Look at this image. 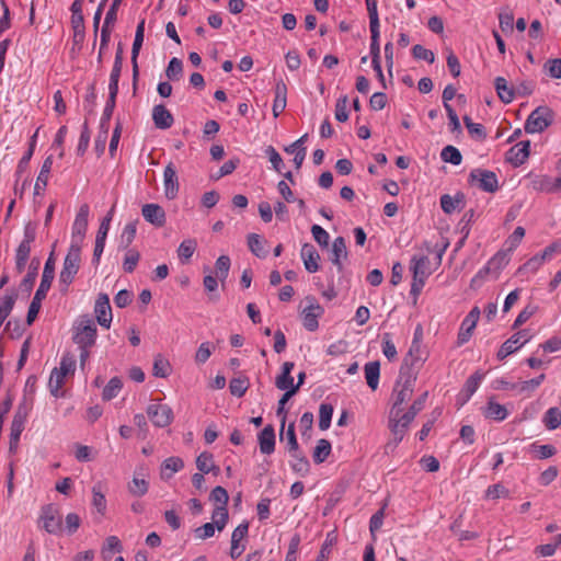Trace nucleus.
I'll list each match as a JSON object with an SVG mask.
<instances>
[{
    "label": "nucleus",
    "mask_w": 561,
    "mask_h": 561,
    "mask_svg": "<svg viewBox=\"0 0 561 561\" xmlns=\"http://www.w3.org/2000/svg\"><path fill=\"white\" fill-rule=\"evenodd\" d=\"M552 111L549 107L539 106L526 119L525 130L529 134L541 133L552 124Z\"/></svg>",
    "instance_id": "9"
},
{
    "label": "nucleus",
    "mask_w": 561,
    "mask_h": 561,
    "mask_svg": "<svg viewBox=\"0 0 561 561\" xmlns=\"http://www.w3.org/2000/svg\"><path fill=\"white\" fill-rule=\"evenodd\" d=\"M89 213L90 208L88 204H83L80 206L76 215L75 221L72 224L70 245H77V248L79 249L82 248V243L88 229Z\"/></svg>",
    "instance_id": "11"
},
{
    "label": "nucleus",
    "mask_w": 561,
    "mask_h": 561,
    "mask_svg": "<svg viewBox=\"0 0 561 561\" xmlns=\"http://www.w3.org/2000/svg\"><path fill=\"white\" fill-rule=\"evenodd\" d=\"M38 526L51 535H59L61 533V516L58 508L54 504H47L41 508Z\"/></svg>",
    "instance_id": "7"
},
{
    "label": "nucleus",
    "mask_w": 561,
    "mask_h": 561,
    "mask_svg": "<svg viewBox=\"0 0 561 561\" xmlns=\"http://www.w3.org/2000/svg\"><path fill=\"white\" fill-rule=\"evenodd\" d=\"M284 428L282 427V431ZM282 440L286 442V448L288 453L297 451L299 449V445L297 442L296 433H295V424L290 423L286 430V433H280Z\"/></svg>",
    "instance_id": "52"
},
{
    "label": "nucleus",
    "mask_w": 561,
    "mask_h": 561,
    "mask_svg": "<svg viewBox=\"0 0 561 561\" xmlns=\"http://www.w3.org/2000/svg\"><path fill=\"white\" fill-rule=\"evenodd\" d=\"M529 151L530 141H519L508 150L507 160L515 167L522 165L529 157Z\"/></svg>",
    "instance_id": "21"
},
{
    "label": "nucleus",
    "mask_w": 561,
    "mask_h": 561,
    "mask_svg": "<svg viewBox=\"0 0 561 561\" xmlns=\"http://www.w3.org/2000/svg\"><path fill=\"white\" fill-rule=\"evenodd\" d=\"M96 325L89 316H82L76 323L73 342L79 347H91L95 343Z\"/></svg>",
    "instance_id": "5"
},
{
    "label": "nucleus",
    "mask_w": 561,
    "mask_h": 561,
    "mask_svg": "<svg viewBox=\"0 0 561 561\" xmlns=\"http://www.w3.org/2000/svg\"><path fill=\"white\" fill-rule=\"evenodd\" d=\"M495 89L499 98L504 103H511L514 100V90L513 88L508 87L507 81L503 77H497L495 79Z\"/></svg>",
    "instance_id": "39"
},
{
    "label": "nucleus",
    "mask_w": 561,
    "mask_h": 561,
    "mask_svg": "<svg viewBox=\"0 0 561 561\" xmlns=\"http://www.w3.org/2000/svg\"><path fill=\"white\" fill-rule=\"evenodd\" d=\"M144 35H145V20H141L136 27L135 38H134L133 48H131V58L130 59H131V66H133L134 87L136 85L138 75H139L137 59H138V55H139V51L141 49V46L144 43Z\"/></svg>",
    "instance_id": "19"
},
{
    "label": "nucleus",
    "mask_w": 561,
    "mask_h": 561,
    "mask_svg": "<svg viewBox=\"0 0 561 561\" xmlns=\"http://www.w3.org/2000/svg\"><path fill=\"white\" fill-rule=\"evenodd\" d=\"M249 524L247 522L238 525L231 534V547H230V557L232 559H238L243 551L245 550V545L241 543L248 536Z\"/></svg>",
    "instance_id": "18"
},
{
    "label": "nucleus",
    "mask_w": 561,
    "mask_h": 561,
    "mask_svg": "<svg viewBox=\"0 0 561 561\" xmlns=\"http://www.w3.org/2000/svg\"><path fill=\"white\" fill-rule=\"evenodd\" d=\"M260 451L264 455H271L275 450V432L272 425L265 426L257 436Z\"/></svg>",
    "instance_id": "25"
},
{
    "label": "nucleus",
    "mask_w": 561,
    "mask_h": 561,
    "mask_svg": "<svg viewBox=\"0 0 561 561\" xmlns=\"http://www.w3.org/2000/svg\"><path fill=\"white\" fill-rule=\"evenodd\" d=\"M291 460H290V468L299 473L300 476L305 477L310 469V463L308 459L302 455V453L298 449L297 451L289 453Z\"/></svg>",
    "instance_id": "33"
},
{
    "label": "nucleus",
    "mask_w": 561,
    "mask_h": 561,
    "mask_svg": "<svg viewBox=\"0 0 561 561\" xmlns=\"http://www.w3.org/2000/svg\"><path fill=\"white\" fill-rule=\"evenodd\" d=\"M484 378V374L480 371H476L472 374L465 382V386L461 391V396H463V401L469 400L473 393L478 390L480 387L481 381Z\"/></svg>",
    "instance_id": "34"
},
{
    "label": "nucleus",
    "mask_w": 561,
    "mask_h": 561,
    "mask_svg": "<svg viewBox=\"0 0 561 561\" xmlns=\"http://www.w3.org/2000/svg\"><path fill=\"white\" fill-rule=\"evenodd\" d=\"M81 263V249L70 245L65 256L62 268L59 274V286L62 293H67L79 272Z\"/></svg>",
    "instance_id": "3"
},
{
    "label": "nucleus",
    "mask_w": 561,
    "mask_h": 561,
    "mask_svg": "<svg viewBox=\"0 0 561 561\" xmlns=\"http://www.w3.org/2000/svg\"><path fill=\"white\" fill-rule=\"evenodd\" d=\"M147 415L156 427H167L173 421V411L168 404L152 401L146 409Z\"/></svg>",
    "instance_id": "12"
},
{
    "label": "nucleus",
    "mask_w": 561,
    "mask_h": 561,
    "mask_svg": "<svg viewBox=\"0 0 561 561\" xmlns=\"http://www.w3.org/2000/svg\"><path fill=\"white\" fill-rule=\"evenodd\" d=\"M153 376L158 378H167L171 373V365L168 359L161 355L156 356L152 367Z\"/></svg>",
    "instance_id": "49"
},
{
    "label": "nucleus",
    "mask_w": 561,
    "mask_h": 561,
    "mask_svg": "<svg viewBox=\"0 0 561 561\" xmlns=\"http://www.w3.org/2000/svg\"><path fill=\"white\" fill-rule=\"evenodd\" d=\"M469 182L488 193H494L499 188L496 174L484 169H473L469 174Z\"/></svg>",
    "instance_id": "13"
},
{
    "label": "nucleus",
    "mask_w": 561,
    "mask_h": 561,
    "mask_svg": "<svg viewBox=\"0 0 561 561\" xmlns=\"http://www.w3.org/2000/svg\"><path fill=\"white\" fill-rule=\"evenodd\" d=\"M163 190L164 196L169 201H173L180 190L179 178L176 169L173 163H169L163 171Z\"/></svg>",
    "instance_id": "17"
},
{
    "label": "nucleus",
    "mask_w": 561,
    "mask_h": 561,
    "mask_svg": "<svg viewBox=\"0 0 561 561\" xmlns=\"http://www.w3.org/2000/svg\"><path fill=\"white\" fill-rule=\"evenodd\" d=\"M370 31V55H371V61H375L377 64L378 60H380V44H379V36H380V25H373L369 26Z\"/></svg>",
    "instance_id": "40"
},
{
    "label": "nucleus",
    "mask_w": 561,
    "mask_h": 561,
    "mask_svg": "<svg viewBox=\"0 0 561 561\" xmlns=\"http://www.w3.org/2000/svg\"><path fill=\"white\" fill-rule=\"evenodd\" d=\"M460 202V198L453 197L448 194L440 196V207L445 214H453L458 208Z\"/></svg>",
    "instance_id": "62"
},
{
    "label": "nucleus",
    "mask_w": 561,
    "mask_h": 561,
    "mask_svg": "<svg viewBox=\"0 0 561 561\" xmlns=\"http://www.w3.org/2000/svg\"><path fill=\"white\" fill-rule=\"evenodd\" d=\"M122 388H123V382H122L121 378H118V377L111 378L103 389L102 399L104 401H110V400L116 398L118 396L119 391L122 390Z\"/></svg>",
    "instance_id": "44"
},
{
    "label": "nucleus",
    "mask_w": 561,
    "mask_h": 561,
    "mask_svg": "<svg viewBox=\"0 0 561 561\" xmlns=\"http://www.w3.org/2000/svg\"><path fill=\"white\" fill-rule=\"evenodd\" d=\"M249 388V379L244 376L236 377L230 380L229 389L232 396L241 398Z\"/></svg>",
    "instance_id": "48"
},
{
    "label": "nucleus",
    "mask_w": 561,
    "mask_h": 561,
    "mask_svg": "<svg viewBox=\"0 0 561 561\" xmlns=\"http://www.w3.org/2000/svg\"><path fill=\"white\" fill-rule=\"evenodd\" d=\"M543 424L548 430H556L561 425V411L558 408H549L543 415Z\"/></svg>",
    "instance_id": "47"
},
{
    "label": "nucleus",
    "mask_w": 561,
    "mask_h": 561,
    "mask_svg": "<svg viewBox=\"0 0 561 561\" xmlns=\"http://www.w3.org/2000/svg\"><path fill=\"white\" fill-rule=\"evenodd\" d=\"M77 360L73 355L67 353L61 356L59 367H55L65 377L73 375L76 370Z\"/></svg>",
    "instance_id": "51"
},
{
    "label": "nucleus",
    "mask_w": 561,
    "mask_h": 561,
    "mask_svg": "<svg viewBox=\"0 0 561 561\" xmlns=\"http://www.w3.org/2000/svg\"><path fill=\"white\" fill-rule=\"evenodd\" d=\"M508 262L510 257L505 252H496L471 278L470 286L472 288L480 287L486 280L488 276L496 279Z\"/></svg>",
    "instance_id": "2"
},
{
    "label": "nucleus",
    "mask_w": 561,
    "mask_h": 561,
    "mask_svg": "<svg viewBox=\"0 0 561 561\" xmlns=\"http://www.w3.org/2000/svg\"><path fill=\"white\" fill-rule=\"evenodd\" d=\"M230 270V259L227 255H220L216 261V276L219 280L225 282Z\"/></svg>",
    "instance_id": "56"
},
{
    "label": "nucleus",
    "mask_w": 561,
    "mask_h": 561,
    "mask_svg": "<svg viewBox=\"0 0 561 561\" xmlns=\"http://www.w3.org/2000/svg\"><path fill=\"white\" fill-rule=\"evenodd\" d=\"M480 318V309L478 307H473L469 313L465 317L460 324V329L457 336V344L463 345L467 343L473 333V330L477 327V323Z\"/></svg>",
    "instance_id": "14"
},
{
    "label": "nucleus",
    "mask_w": 561,
    "mask_h": 561,
    "mask_svg": "<svg viewBox=\"0 0 561 561\" xmlns=\"http://www.w3.org/2000/svg\"><path fill=\"white\" fill-rule=\"evenodd\" d=\"M287 105V87L283 80H278L275 84V99L273 102V115L278 117Z\"/></svg>",
    "instance_id": "27"
},
{
    "label": "nucleus",
    "mask_w": 561,
    "mask_h": 561,
    "mask_svg": "<svg viewBox=\"0 0 561 561\" xmlns=\"http://www.w3.org/2000/svg\"><path fill=\"white\" fill-rule=\"evenodd\" d=\"M311 233L313 236V239L320 247L327 248L329 245L330 234L321 226L313 225L311 227Z\"/></svg>",
    "instance_id": "64"
},
{
    "label": "nucleus",
    "mask_w": 561,
    "mask_h": 561,
    "mask_svg": "<svg viewBox=\"0 0 561 561\" xmlns=\"http://www.w3.org/2000/svg\"><path fill=\"white\" fill-rule=\"evenodd\" d=\"M523 337L524 334L522 332H517L513 334L508 340H506L497 351V359L503 360L511 354L518 351L527 342V340H523Z\"/></svg>",
    "instance_id": "20"
},
{
    "label": "nucleus",
    "mask_w": 561,
    "mask_h": 561,
    "mask_svg": "<svg viewBox=\"0 0 561 561\" xmlns=\"http://www.w3.org/2000/svg\"><path fill=\"white\" fill-rule=\"evenodd\" d=\"M137 227L135 222L127 224L119 237V247L123 249H127L134 241L136 237Z\"/></svg>",
    "instance_id": "54"
},
{
    "label": "nucleus",
    "mask_w": 561,
    "mask_h": 561,
    "mask_svg": "<svg viewBox=\"0 0 561 561\" xmlns=\"http://www.w3.org/2000/svg\"><path fill=\"white\" fill-rule=\"evenodd\" d=\"M214 351V346L209 342H203L195 354V362L197 364H204L206 363L209 357L211 356Z\"/></svg>",
    "instance_id": "63"
},
{
    "label": "nucleus",
    "mask_w": 561,
    "mask_h": 561,
    "mask_svg": "<svg viewBox=\"0 0 561 561\" xmlns=\"http://www.w3.org/2000/svg\"><path fill=\"white\" fill-rule=\"evenodd\" d=\"M300 256L309 273H316L319 270L320 254L311 243L302 244Z\"/></svg>",
    "instance_id": "22"
},
{
    "label": "nucleus",
    "mask_w": 561,
    "mask_h": 561,
    "mask_svg": "<svg viewBox=\"0 0 561 561\" xmlns=\"http://www.w3.org/2000/svg\"><path fill=\"white\" fill-rule=\"evenodd\" d=\"M197 243L194 239L183 240L178 248V255L182 263H186L193 256Z\"/></svg>",
    "instance_id": "43"
},
{
    "label": "nucleus",
    "mask_w": 561,
    "mask_h": 561,
    "mask_svg": "<svg viewBox=\"0 0 561 561\" xmlns=\"http://www.w3.org/2000/svg\"><path fill=\"white\" fill-rule=\"evenodd\" d=\"M265 240L257 233H250L248 236V247L250 251L257 257L264 259L267 255L265 250Z\"/></svg>",
    "instance_id": "35"
},
{
    "label": "nucleus",
    "mask_w": 561,
    "mask_h": 561,
    "mask_svg": "<svg viewBox=\"0 0 561 561\" xmlns=\"http://www.w3.org/2000/svg\"><path fill=\"white\" fill-rule=\"evenodd\" d=\"M141 215L144 219L150 225L161 228L167 222V214L162 206L156 203H148L142 205Z\"/></svg>",
    "instance_id": "15"
},
{
    "label": "nucleus",
    "mask_w": 561,
    "mask_h": 561,
    "mask_svg": "<svg viewBox=\"0 0 561 561\" xmlns=\"http://www.w3.org/2000/svg\"><path fill=\"white\" fill-rule=\"evenodd\" d=\"M332 450L331 443L328 439H319L313 450V461L316 463H322L330 456Z\"/></svg>",
    "instance_id": "41"
},
{
    "label": "nucleus",
    "mask_w": 561,
    "mask_h": 561,
    "mask_svg": "<svg viewBox=\"0 0 561 561\" xmlns=\"http://www.w3.org/2000/svg\"><path fill=\"white\" fill-rule=\"evenodd\" d=\"M525 178L528 180V186L535 192L546 194L561 192V176L553 178L529 172Z\"/></svg>",
    "instance_id": "6"
},
{
    "label": "nucleus",
    "mask_w": 561,
    "mask_h": 561,
    "mask_svg": "<svg viewBox=\"0 0 561 561\" xmlns=\"http://www.w3.org/2000/svg\"><path fill=\"white\" fill-rule=\"evenodd\" d=\"M347 257L346 242L343 237L333 240L331 248V262L336 266L339 272L343 271L342 260Z\"/></svg>",
    "instance_id": "26"
},
{
    "label": "nucleus",
    "mask_w": 561,
    "mask_h": 561,
    "mask_svg": "<svg viewBox=\"0 0 561 561\" xmlns=\"http://www.w3.org/2000/svg\"><path fill=\"white\" fill-rule=\"evenodd\" d=\"M31 409H32V403L27 402V400L24 399L19 404L12 421L25 425V422L27 420V416H28V413H30Z\"/></svg>",
    "instance_id": "61"
},
{
    "label": "nucleus",
    "mask_w": 561,
    "mask_h": 561,
    "mask_svg": "<svg viewBox=\"0 0 561 561\" xmlns=\"http://www.w3.org/2000/svg\"><path fill=\"white\" fill-rule=\"evenodd\" d=\"M53 157L48 156L43 161V164L41 167V171L36 178V182L34 185V195H42L43 192L46 190V186L48 184L50 171L53 168Z\"/></svg>",
    "instance_id": "23"
},
{
    "label": "nucleus",
    "mask_w": 561,
    "mask_h": 561,
    "mask_svg": "<svg viewBox=\"0 0 561 561\" xmlns=\"http://www.w3.org/2000/svg\"><path fill=\"white\" fill-rule=\"evenodd\" d=\"M183 71L182 60L173 57L167 67L165 75L169 80H179Z\"/></svg>",
    "instance_id": "58"
},
{
    "label": "nucleus",
    "mask_w": 561,
    "mask_h": 561,
    "mask_svg": "<svg viewBox=\"0 0 561 561\" xmlns=\"http://www.w3.org/2000/svg\"><path fill=\"white\" fill-rule=\"evenodd\" d=\"M295 364L293 362H285L282 366V373L276 377L275 385L279 390L287 391L295 387L294 378L291 377V370Z\"/></svg>",
    "instance_id": "28"
},
{
    "label": "nucleus",
    "mask_w": 561,
    "mask_h": 561,
    "mask_svg": "<svg viewBox=\"0 0 561 561\" xmlns=\"http://www.w3.org/2000/svg\"><path fill=\"white\" fill-rule=\"evenodd\" d=\"M440 158L444 162H448L454 165H459L462 160L460 151L456 147L450 145L443 148L440 152Z\"/></svg>",
    "instance_id": "53"
},
{
    "label": "nucleus",
    "mask_w": 561,
    "mask_h": 561,
    "mask_svg": "<svg viewBox=\"0 0 561 561\" xmlns=\"http://www.w3.org/2000/svg\"><path fill=\"white\" fill-rule=\"evenodd\" d=\"M333 407L329 403H321L319 408V428L325 431L331 425Z\"/></svg>",
    "instance_id": "50"
},
{
    "label": "nucleus",
    "mask_w": 561,
    "mask_h": 561,
    "mask_svg": "<svg viewBox=\"0 0 561 561\" xmlns=\"http://www.w3.org/2000/svg\"><path fill=\"white\" fill-rule=\"evenodd\" d=\"M24 424L13 422L11 423L10 428V451L14 453L19 446L20 437L22 432L24 431Z\"/></svg>",
    "instance_id": "59"
},
{
    "label": "nucleus",
    "mask_w": 561,
    "mask_h": 561,
    "mask_svg": "<svg viewBox=\"0 0 561 561\" xmlns=\"http://www.w3.org/2000/svg\"><path fill=\"white\" fill-rule=\"evenodd\" d=\"M411 271L417 277H428L432 274L428 257L425 255L413 256L411 260Z\"/></svg>",
    "instance_id": "32"
},
{
    "label": "nucleus",
    "mask_w": 561,
    "mask_h": 561,
    "mask_svg": "<svg viewBox=\"0 0 561 561\" xmlns=\"http://www.w3.org/2000/svg\"><path fill=\"white\" fill-rule=\"evenodd\" d=\"M149 489V483L145 478L134 476L133 480L128 483V491L134 496H144Z\"/></svg>",
    "instance_id": "45"
},
{
    "label": "nucleus",
    "mask_w": 561,
    "mask_h": 561,
    "mask_svg": "<svg viewBox=\"0 0 561 561\" xmlns=\"http://www.w3.org/2000/svg\"><path fill=\"white\" fill-rule=\"evenodd\" d=\"M307 306L301 311V321L306 330L314 332L319 328V318L323 314V307L313 297L306 298Z\"/></svg>",
    "instance_id": "10"
},
{
    "label": "nucleus",
    "mask_w": 561,
    "mask_h": 561,
    "mask_svg": "<svg viewBox=\"0 0 561 561\" xmlns=\"http://www.w3.org/2000/svg\"><path fill=\"white\" fill-rule=\"evenodd\" d=\"M94 312L98 320V323L108 329L112 323V309L110 305V298L106 294H100L96 298Z\"/></svg>",
    "instance_id": "16"
},
{
    "label": "nucleus",
    "mask_w": 561,
    "mask_h": 561,
    "mask_svg": "<svg viewBox=\"0 0 561 561\" xmlns=\"http://www.w3.org/2000/svg\"><path fill=\"white\" fill-rule=\"evenodd\" d=\"M123 68V62L118 60H114V65L110 75V81H108V91L112 92H118V83L121 78V72Z\"/></svg>",
    "instance_id": "57"
},
{
    "label": "nucleus",
    "mask_w": 561,
    "mask_h": 561,
    "mask_svg": "<svg viewBox=\"0 0 561 561\" xmlns=\"http://www.w3.org/2000/svg\"><path fill=\"white\" fill-rule=\"evenodd\" d=\"M32 244L20 242L15 251V268L22 273L30 257Z\"/></svg>",
    "instance_id": "38"
},
{
    "label": "nucleus",
    "mask_w": 561,
    "mask_h": 561,
    "mask_svg": "<svg viewBox=\"0 0 561 561\" xmlns=\"http://www.w3.org/2000/svg\"><path fill=\"white\" fill-rule=\"evenodd\" d=\"M483 414L486 419L502 422L507 417L508 412L503 404H500L493 400H489L486 407L484 408Z\"/></svg>",
    "instance_id": "29"
},
{
    "label": "nucleus",
    "mask_w": 561,
    "mask_h": 561,
    "mask_svg": "<svg viewBox=\"0 0 561 561\" xmlns=\"http://www.w3.org/2000/svg\"><path fill=\"white\" fill-rule=\"evenodd\" d=\"M152 119L154 126L159 129H168L173 125L174 122V118L170 111L162 104L153 106Z\"/></svg>",
    "instance_id": "24"
},
{
    "label": "nucleus",
    "mask_w": 561,
    "mask_h": 561,
    "mask_svg": "<svg viewBox=\"0 0 561 561\" xmlns=\"http://www.w3.org/2000/svg\"><path fill=\"white\" fill-rule=\"evenodd\" d=\"M92 505L94 508L100 513L101 515H104L106 511V499L105 495L102 492V485L101 483H96L92 488Z\"/></svg>",
    "instance_id": "46"
},
{
    "label": "nucleus",
    "mask_w": 561,
    "mask_h": 561,
    "mask_svg": "<svg viewBox=\"0 0 561 561\" xmlns=\"http://www.w3.org/2000/svg\"><path fill=\"white\" fill-rule=\"evenodd\" d=\"M381 351L382 354L387 357L389 360L397 359V348L391 340L390 333H383L382 335V342H381Z\"/></svg>",
    "instance_id": "55"
},
{
    "label": "nucleus",
    "mask_w": 561,
    "mask_h": 561,
    "mask_svg": "<svg viewBox=\"0 0 561 561\" xmlns=\"http://www.w3.org/2000/svg\"><path fill=\"white\" fill-rule=\"evenodd\" d=\"M210 501L218 504L211 513V520L215 522L218 531H222L228 523L229 514L227 503L229 495L222 486H216L210 493Z\"/></svg>",
    "instance_id": "4"
},
{
    "label": "nucleus",
    "mask_w": 561,
    "mask_h": 561,
    "mask_svg": "<svg viewBox=\"0 0 561 561\" xmlns=\"http://www.w3.org/2000/svg\"><path fill=\"white\" fill-rule=\"evenodd\" d=\"M65 376L57 369H53L48 380V388L51 396L55 398L62 397L61 388L65 383Z\"/></svg>",
    "instance_id": "37"
},
{
    "label": "nucleus",
    "mask_w": 561,
    "mask_h": 561,
    "mask_svg": "<svg viewBox=\"0 0 561 561\" xmlns=\"http://www.w3.org/2000/svg\"><path fill=\"white\" fill-rule=\"evenodd\" d=\"M365 378L368 387L371 390H376L379 385V377H380V364L377 360L368 362L365 367Z\"/></svg>",
    "instance_id": "31"
},
{
    "label": "nucleus",
    "mask_w": 561,
    "mask_h": 561,
    "mask_svg": "<svg viewBox=\"0 0 561 561\" xmlns=\"http://www.w3.org/2000/svg\"><path fill=\"white\" fill-rule=\"evenodd\" d=\"M38 266H39V260L33 259L31 261V264L28 266V271H27L26 275L24 276V278L21 282V287L24 290L31 291V289L33 288L34 283L37 277Z\"/></svg>",
    "instance_id": "42"
},
{
    "label": "nucleus",
    "mask_w": 561,
    "mask_h": 561,
    "mask_svg": "<svg viewBox=\"0 0 561 561\" xmlns=\"http://www.w3.org/2000/svg\"><path fill=\"white\" fill-rule=\"evenodd\" d=\"M414 419L403 412V409H391L389 415V428L393 436L396 445H398L405 436L411 422Z\"/></svg>",
    "instance_id": "8"
},
{
    "label": "nucleus",
    "mask_w": 561,
    "mask_h": 561,
    "mask_svg": "<svg viewBox=\"0 0 561 561\" xmlns=\"http://www.w3.org/2000/svg\"><path fill=\"white\" fill-rule=\"evenodd\" d=\"M54 276H55V262H54L53 253H51L45 263L41 284H39L37 290L35 291V295H34V297L31 301V305L28 307V311H27V316H26V321L28 324H31L36 319V317L39 312V309H41L42 301L46 298V295L51 286Z\"/></svg>",
    "instance_id": "1"
},
{
    "label": "nucleus",
    "mask_w": 561,
    "mask_h": 561,
    "mask_svg": "<svg viewBox=\"0 0 561 561\" xmlns=\"http://www.w3.org/2000/svg\"><path fill=\"white\" fill-rule=\"evenodd\" d=\"M543 265L542 259H539L536 254L528 259L522 266L518 267L517 274L526 276L527 278L536 274Z\"/></svg>",
    "instance_id": "36"
},
{
    "label": "nucleus",
    "mask_w": 561,
    "mask_h": 561,
    "mask_svg": "<svg viewBox=\"0 0 561 561\" xmlns=\"http://www.w3.org/2000/svg\"><path fill=\"white\" fill-rule=\"evenodd\" d=\"M413 388L411 381L407 380L403 385L393 390V404L391 409H402L401 405L411 398Z\"/></svg>",
    "instance_id": "30"
},
{
    "label": "nucleus",
    "mask_w": 561,
    "mask_h": 561,
    "mask_svg": "<svg viewBox=\"0 0 561 561\" xmlns=\"http://www.w3.org/2000/svg\"><path fill=\"white\" fill-rule=\"evenodd\" d=\"M196 467L203 473H209L214 468L213 455L209 453H202L196 459Z\"/></svg>",
    "instance_id": "60"
}]
</instances>
